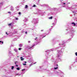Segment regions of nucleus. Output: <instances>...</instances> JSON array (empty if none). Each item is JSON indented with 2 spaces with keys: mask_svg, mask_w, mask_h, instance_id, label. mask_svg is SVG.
<instances>
[{
  "mask_svg": "<svg viewBox=\"0 0 77 77\" xmlns=\"http://www.w3.org/2000/svg\"><path fill=\"white\" fill-rule=\"evenodd\" d=\"M21 60H24V58H23V57H20Z\"/></svg>",
  "mask_w": 77,
  "mask_h": 77,
  "instance_id": "obj_1",
  "label": "nucleus"
},
{
  "mask_svg": "<svg viewBox=\"0 0 77 77\" xmlns=\"http://www.w3.org/2000/svg\"><path fill=\"white\" fill-rule=\"evenodd\" d=\"M71 24H73L74 26H75V23H71Z\"/></svg>",
  "mask_w": 77,
  "mask_h": 77,
  "instance_id": "obj_2",
  "label": "nucleus"
},
{
  "mask_svg": "<svg viewBox=\"0 0 77 77\" xmlns=\"http://www.w3.org/2000/svg\"><path fill=\"white\" fill-rule=\"evenodd\" d=\"M22 46H23V45H22V44H20V45H19V47H21Z\"/></svg>",
  "mask_w": 77,
  "mask_h": 77,
  "instance_id": "obj_3",
  "label": "nucleus"
},
{
  "mask_svg": "<svg viewBox=\"0 0 77 77\" xmlns=\"http://www.w3.org/2000/svg\"><path fill=\"white\" fill-rule=\"evenodd\" d=\"M49 19H53V17L51 16V17H49Z\"/></svg>",
  "mask_w": 77,
  "mask_h": 77,
  "instance_id": "obj_4",
  "label": "nucleus"
},
{
  "mask_svg": "<svg viewBox=\"0 0 77 77\" xmlns=\"http://www.w3.org/2000/svg\"><path fill=\"white\" fill-rule=\"evenodd\" d=\"M27 8H28V6H27V5H26L25 6V8L26 9H27Z\"/></svg>",
  "mask_w": 77,
  "mask_h": 77,
  "instance_id": "obj_5",
  "label": "nucleus"
},
{
  "mask_svg": "<svg viewBox=\"0 0 77 77\" xmlns=\"http://www.w3.org/2000/svg\"><path fill=\"white\" fill-rule=\"evenodd\" d=\"M58 68V67H55L54 68V69H56Z\"/></svg>",
  "mask_w": 77,
  "mask_h": 77,
  "instance_id": "obj_6",
  "label": "nucleus"
},
{
  "mask_svg": "<svg viewBox=\"0 0 77 77\" xmlns=\"http://www.w3.org/2000/svg\"><path fill=\"white\" fill-rule=\"evenodd\" d=\"M14 68V66H12V68H11V69H13Z\"/></svg>",
  "mask_w": 77,
  "mask_h": 77,
  "instance_id": "obj_7",
  "label": "nucleus"
},
{
  "mask_svg": "<svg viewBox=\"0 0 77 77\" xmlns=\"http://www.w3.org/2000/svg\"><path fill=\"white\" fill-rule=\"evenodd\" d=\"M16 69H17V70H20V68H17Z\"/></svg>",
  "mask_w": 77,
  "mask_h": 77,
  "instance_id": "obj_8",
  "label": "nucleus"
},
{
  "mask_svg": "<svg viewBox=\"0 0 77 77\" xmlns=\"http://www.w3.org/2000/svg\"><path fill=\"white\" fill-rule=\"evenodd\" d=\"M21 50V48H19V50Z\"/></svg>",
  "mask_w": 77,
  "mask_h": 77,
  "instance_id": "obj_9",
  "label": "nucleus"
},
{
  "mask_svg": "<svg viewBox=\"0 0 77 77\" xmlns=\"http://www.w3.org/2000/svg\"><path fill=\"white\" fill-rule=\"evenodd\" d=\"M33 7H36V5H34L33 6Z\"/></svg>",
  "mask_w": 77,
  "mask_h": 77,
  "instance_id": "obj_10",
  "label": "nucleus"
},
{
  "mask_svg": "<svg viewBox=\"0 0 77 77\" xmlns=\"http://www.w3.org/2000/svg\"><path fill=\"white\" fill-rule=\"evenodd\" d=\"M11 23H10V24H8V26H11Z\"/></svg>",
  "mask_w": 77,
  "mask_h": 77,
  "instance_id": "obj_11",
  "label": "nucleus"
},
{
  "mask_svg": "<svg viewBox=\"0 0 77 77\" xmlns=\"http://www.w3.org/2000/svg\"><path fill=\"white\" fill-rule=\"evenodd\" d=\"M75 54L76 56H77V52L75 53Z\"/></svg>",
  "mask_w": 77,
  "mask_h": 77,
  "instance_id": "obj_12",
  "label": "nucleus"
},
{
  "mask_svg": "<svg viewBox=\"0 0 77 77\" xmlns=\"http://www.w3.org/2000/svg\"><path fill=\"white\" fill-rule=\"evenodd\" d=\"M23 65H26V63H25V64L23 63Z\"/></svg>",
  "mask_w": 77,
  "mask_h": 77,
  "instance_id": "obj_13",
  "label": "nucleus"
},
{
  "mask_svg": "<svg viewBox=\"0 0 77 77\" xmlns=\"http://www.w3.org/2000/svg\"><path fill=\"white\" fill-rule=\"evenodd\" d=\"M6 35H9V34H8V32H6Z\"/></svg>",
  "mask_w": 77,
  "mask_h": 77,
  "instance_id": "obj_14",
  "label": "nucleus"
},
{
  "mask_svg": "<svg viewBox=\"0 0 77 77\" xmlns=\"http://www.w3.org/2000/svg\"><path fill=\"white\" fill-rule=\"evenodd\" d=\"M16 20H18V18H16Z\"/></svg>",
  "mask_w": 77,
  "mask_h": 77,
  "instance_id": "obj_15",
  "label": "nucleus"
},
{
  "mask_svg": "<svg viewBox=\"0 0 77 77\" xmlns=\"http://www.w3.org/2000/svg\"><path fill=\"white\" fill-rule=\"evenodd\" d=\"M8 13L9 14H11V12H8Z\"/></svg>",
  "mask_w": 77,
  "mask_h": 77,
  "instance_id": "obj_16",
  "label": "nucleus"
},
{
  "mask_svg": "<svg viewBox=\"0 0 77 77\" xmlns=\"http://www.w3.org/2000/svg\"><path fill=\"white\" fill-rule=\"evenodd\" d=\"M19 14H21V12H19Z\"/></svg>",
  "mask_w": 77,
  "mask_h": 77,
  "instance_id": "obj_17",
  "label": "nucleus"
},
{
  "mask_svg": "<svg viewBox=\"0 0 77 77\" xmlns=\"http://www.w3.org/2000/svg\"><path fill=\"white\" fill-rule=\"evenodd\" d=\"M25 33L26 34H27V32H25Z\"/></svg>",
  "mask_w": 77,
  "mask_h": 77,
  "instance_id": "obj_18",
  "label": "nucleus"
},
{
  "mask_svg": "<svg viewBox=\"0 0 77 77\" xmlns=\"http://www.w3.org/2000/svg\"><path fill=\"white\" fill-rule=\"evenodd\" d=\"M37 38H38L36 37V38H35V40H36V39H37Z\"/></svg>",
  "mask_w": 77,
  "mask_h": 77,
  "instance_id": "obj_19",
  "label": "nucleus"
},
{
  "mask_svg": "<svg viewBox=\"0 0 77 77\" xmlns=\"http://www.w3.org/2000/svg\"><path fill=\"white\" fill-rule=\"evenodd\" d=\"M15 65H17V63L16 62H15Z\"/></svg>",
  "mask_w": 77,
  "mask_h": 77,
  "instance_id": "obj_20",
  "label": "nucleus"
},
{
  "mask_svg": "<svg viewBox=\"0 0 77 77\" xmlns=\"http://www.w3.org/2000/svg\"><path fill=\"white\" fill-rule=\"evenodd\" d=\"M19 75V74H17V75Z\"/></svg>",
  "mask_w": 77,
  "mask_h": 77,
  "instance_id": "obj_21",
  "label": "nucleus"
},
{
  "mask_svg": "<svg viewBox=\"0 0 77 77\" xmlns=\"http://www.w3.org/2000/svg\"><path fill=\"white\" fill-rule=\"evenodd\" d=\"M24 70H25V69H22V71H24Z\"/></svg>",
  "mask_w": 77,
  "mask_h": 77,
  "instance_id": "obj_22",
  "label": "nucleus"
},
{
  "mask_svg": "<svg viewBox=\"0 0 77 77\" xmlns=\"http://www.w3.org/2000/svg\"><path fill=\"white\" fill-rule=\"evenodd\" d=\"M2 44H3V42H2Z\"/></svg>",
  "mask_w": 77,
  "mask_h": 77,
  "instance_id": "obj_23",
  "label": "nucleus"
},
{
  "mask_svg": "<svg viewBox=\"0 0 77 77\" xmlns=\"http://www.w3.org/2000/svg\"><path fill=\"white\" fill-rule=\"evenodd\" d=\"M28 42H29V43H30V41H29Z\"/></svg>",
  "mask_w": 77,
  "mask_h": 77,
  "instance_id": "obj_24",
  "label": "nucleus"
},
{
  "mask_svg": "<svg viewBox=\"0 0 77 77\" xmlns=\"http://www.w3.org/2000/svg\"><path fill=\"white\" fill-rule=\"evenodd\" d=\"M25 63H27V62H26V61L25 62Z\"/></svg>",
  "mask_w": 77,
  "mask_h": 77,
  "instance_id": "obj_25",
  "label": "nucleus"
},
{
  "mask_svg": "<svg viewBox=\"0 0 77 77\" xmlns=\"http://www.w3.org/2000/svg\"><path fill=\"white\" fill-rule=\"evenodd\" d=\"M63 4V5H65V3H64Z\"/></svg>",
  "mask_w": 77,
  "mask_h": 77,
  "instance_id": "obj_26",
  "label": "nucleus"
},
{
  "mask_svg": "<svg viewBox=\"0 0 77 77\" xmlns=\"http://www.w3.org/2000/svg\"><path fill=\"white\" fill-rule=\"evenodd\" d=\"M16 66H18V65H16Z\"/></svg>",
  "mask_w": 77,
  "mask_h": 77,
  "instance_id": "obj_27",
  "label": "nucleus"
},
{
  "mask_svg": "<svg viewBox=\"0 0 77 77\" xmlns=\"http://www.w3.org/2000/svg\"><path fill=\"white\" fill-rule=\"evenodd\" d=\"M2 42L1 41H0V42Z\"/></svg>",
  "mask_w": 77,
  "mask_h": 77,
  "instance_id": "obj_28",
  "label": "nucleus"
},
{
  "mask_svg": "<svg viewBox=\"0 0 77 77\" xmlns=\"http://www.w3.org/2000/svg\"><path fill=\"white\" fill-rule=\"evenodd\" d=\"M32 48V47H31L30 48Z\"/></svg>",
  "mask_w": 77,
  "mask_h": 77,
  "instance_id": "obj_29",
  "label": "nucleus"
},
{
  "mask_svg": "<svg viewBox=\"0 0 77 77\" xmlns=\"http://www.w3.org/2000/svg\"><path fill=\"white\" fill-rule=\"evenodd\" d=\"M57 66H58V65H57Z\"/></svg>",
  "mask_w": 77,
  "mask_h": 77,
  "instance_id": "obj_30",
  "label": "nucleus"
},
{
  "mask_svg": "<svg viewBox=\"0 0 77 77\" xmlns=\"http://www.w3.org/2000/svg\"><path fill=\"white\" fill-rule=\"evenodd\" d=\"M46 36V35H45V36Z\"/></svg>",
  "mask_w": 77,
  "mask_h": 77,
  "instance_id": "obj_31",
  "label": "nucleus"
}]
</instances>
